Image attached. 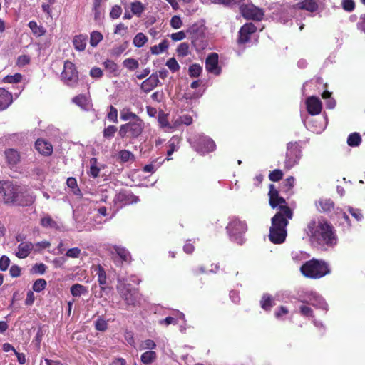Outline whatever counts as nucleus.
I'll return each mask as SVG.
<instances>
[{"mask_svg":"<svg viewBox=\"0 0 365 365\" xmlns=\"http://www.w3.org/2000/svg\"><path fill=\"white\" fill-rule=\"evenodd\" d=\"M269 205L272 208L279 207V211L277 212L282 213V210L284 207L290 208L285 199L282 197H281L279 195L277 197H274V204H272L271 201H269Z\"/></svg>","mask_w":365,"mask_h":365,"instance_id":"obj_32","label":"nucleus"},{"mask_svg":"<svg viewBox=\"0 0 365 365\" xmlns=\"http://www.w3.org/2000/svg\"><path fill=\"white\" fill-rule=\"evenodd\" d=\"M61 77L63 83L68 86H76L78 82V72L75 64L68 60L65 61Z\"/></svg>","mask_w":365,"mask_h":365,"instance_id":"obj_6","label":"nucleus"},{"mask_svg":"<svg viewBox=\"0 0 365 365\" xmlns=\"http://www.w3.org/2000/svg\"><path fill=\"white\" fill-rule=\"evenodd\" d=\"M334 206V203L330 199H320L318 202V208L322 212H330Z\"/></svg>","mask_w":365,"mask_h":365,"instance_id":"obj_34","label":"nucleus"},{"mask_svg":"<svg viewBox=\"0 0 365 365\" xmlns=\"http://www.w3.org/2000/svg\"><path fill=\"white\" fill-rule=\"evenodd\" d=\"M140 200L131 191L120 190L115 197L114 202L120 203L121 206L137 203Z\"/></svg>","mask_w":365,"mask_h":365,"instance_id":"obj_15","label":"nucleus"},{"mask_svg":"<svg viewBox=\"0 0 365 365\" xmlns=\"http://www.w3.org/2000/svg\"><path fill=\"white\" fill-rule=\"evenodd\" d=\"M12 101V94L4 88H0V110L8 108Z\"/></svg>","mask_w":365,"mask_h":365,"instance_id":"obj_24","label":"nucleus"},{"mask_svg":"<svg viewBox=\"0 0 365 365\" xmlns=\"http://www.w3.org/2000/svg\"><path fill=\"white\" fill-rule=\"evenodd\" d=\"M166 66L172 72H176L180 70V67L175 58H169L166 62Z\"/></svg>","mask_w":365,"mask_h":365,"instance_id":"obj_53","label":"nucleus"},{"mask_svg":"<svg viewBox=\"0 0 365 365\" xmlns=\"http://www.w3.org/2000/svg\"><path fill=\"white\" fill-rule=\"evenodd\" d=\"M120 119L123 121L135 120L140 118V116L133 113L130 108L125 107L120 110Z\"/></svg>","mask_w":365,"mask_h":365,"instance_id":"obj_29","label":"nucleus"},{"mask_svg":"<svg viewBox=\"0 0 365 365\" xmlns=\"http://www.w3.org/2000/svg\"><path fill=\"white\" fill-rule=\"evenodd\" d=\"M19 188L9 181H0V197L6 204H14Z\"/></svg>","mask_w":365,"mask_h":365,"instance_id":"obj_7","label":"nucleus"},{"mask_svg":"<svg viewBox=\"0 0 365 365\" xmlns=\"http://www.w3.org/2000/svg\"><path fill=\"white\" fill-rule=\"evenodd\" d=\"M106 118L110 122L117 123L118 122L117 108H115L113 106L110 105L108 107V112L106 115Z\"/></svg>","mask_w":365,"mask_h":365,"instance_id":"obj_45","label":"nucleus"},{"mask_svg":"<svg viewBox=\"0 0 365 365\" xmlns=\"http://www.w3.org/2000/svg\"><path fill=\"white\" fill-rule=\"evenodd\" d=\"M299 311L301 314L306 317H313V310L309 307L302 305L299 307Z\"/></svg>","mask_w":365,"mask_h":365,"instance_id":"obj_64","label":"nucleus"},{"mask_svg":"<svg viewBox=\"0 0 365 365\" xmlns=\"http://www.w3.org/2000/svg\"><path fill=\"white\" fill-rule=\"evenodd\" d=\"M192 146L197 153L202 155L212 152L216 148V145L212 139L202 135L195 137Z\"/></svg>","mask_w":365,"mask_h":365,"instance_id":"obj_9","label":"nucleus"},{"mask_svg":"<svg viewBox=\"0 0 365 365\" xmlns=\"http://www.w3.org/2000/svg\"><path fill=\"white\" fill-rule=\"evenodd\" d=\"M304 231L309 242L317 245L334 247L337 244L338 238L334 226L326 219L317 221L312 220L307 223Z\"/></svg>","mask_w":365,"mask_h":365,"instance_id":"obj_1","label":"nucleus"},{"mask_svg":"<svg viewBox=\"0 0 365 365\" xmlns=\"http://www.w3.org/2000/svg\"><path fill=\"white\" fill-rule=\"evenodd\" d=\"M160 83L157 73H153L141 84V88L144 92L148 93L155 88Z\"/></svg>","mask_w":365,"mask_h":365,"instance_id":"obj_22","label":"nucleus"},{"mask_svg":"<svg viewBox=\"0 0 365 365\" xmlns=\"http://www.w3.org/2000/svg\"><path fill=\"white\" fill-rule=\"evenodd\" d=\"M113 249L115 250L111 252V259L117 267H122L123 263H130L131 262V255L124 247L113 245Z\"/></svg>","mask_w":365,"mask_h":365,"instance_id":"obj_11","label":"nucleus"},{"mask_svg":"<svg viewBox=\"0 0 365 365\" xmlns=\"http://www.w3.org/2000/svg\"><path fill=\"white\" fill-rule=\"evenodd\" d=\"M157 359V354L153 351H147L142 354L140 356L141 362L145 365H150Z\"/></svg>","mask_w":365,"mask_h":365,"instance_id":"obj_33","label":"nucleus"},{"mask_svg":"<svg viewBox=\"0 0 365 365\" xmlns=\"http://www.w3.org/2000/svg\"><path fill=\"white\" fill-rule=\"evenodd\" d=\"M226 230L231 240L239 245L243 244L244 235L247 231V225L245 221L234 217L229 222Z\"/></svg>","mask_w":365,"mask_h":365,"instance_id":"obj_4","label":"nucleus"},{"mask_svg":"<svg viewBox=\"0 0 365 365\" xmlns=\"http://www.w3.org/2000/svg\"><path fill=\"white\" fill-rule=\"evenodd\" d=\"M117 289L128 305H137L139 302V293L136 289L132 288L130 284L122 283L118 285Z\"/></svg>","mask_w":365,"mask_h":365,"instance_id":"obj_8","label":"nucleus"},{"mask_svg":"<svg viewBox=\"0 0 365 365\" xmlns=\"http://www.w3.org/2000/svg\"><path fill=\"white\" fill-rule=\"evenodd\" d=\"M283 175L284 173L281 170L275 169L269 173V179L272 182H279L282 179Z\"/></svg>","mask_w":365,"mask_h":365,"instance_id":"obj_51","label":"nucleus"},{"mask_svg":"<svg viewBox=\"0 0 365 365\" xmlns=\"http://www.w3.org/2000/svg\"><path fill=\"white\" fill-rule=\"evenodd\" d=\"M122 14V9L118 5H115L112 7L111 11L110 12V16L112 19H118L120 16Z\"/></svg>","mask_w":365,"mask_h":365,"instance_id":"obj_61","label":"nucleus"},{"mask_svg":"<svg viewBox=\"0 0 365 365\" xmlns=\"http://www.w3.org/2000/svg\"><path fill=\"white\" fill-rule=\"evenodd\" d=\"M91 167L90 170L88 172V175L93 178H96L99 176L100 168L98 167V160L96 158H92L90 160Z\"/></svg>","mask_w":365,"mask_h":365,"instance_id":"obj_38","label":"nucleus"},{"mask_svg":"<svg viewBox=\"0 0 365 365\" xmlns=\"http://www.w3.org/2000/svg\"><path fill=\"white\" fill-rule=\"evenodd\" d=\"M41 225L46 228L57 229L58 227L57 222L49 216H45L41 219Z\"/></svg>","mask_w":365,"mask_h":365,"instance_id":"obj_39","label":"nucleus"},{"mask_svg":"<svg viewBox=\"0 0 365 365\" xmlns=\"http://www.w3.org/2000/svg\"><path fill=\"white\" fill-rule=\"evenodd\" d=\"M102 39L103 35L100 32L94 31L91 34L90 44L91 46L95 47Z\"/></svg>","mask_w":365,"mask_h":365,"instance_id":"obj_50","label":"nucleus"},{"mask_svg":"<svg viewBox=\"0 0 365 365\" xmlns=\"http://www.w3.org/2000/svg\"><path fill=\"white\" fill-rule=\"evenodd\" d=\"M257 31V27L253 23H246L241 26L238 32L237 42L239 45L248 43L251 36Z\"/></svg>","mask_w":365,"mask_h":365,"instance_id":"obj_14","label":"nucleus"},{"mask_svg":"<svg viewBox=\"0 0 365 365\" xmlns=\"http://www.w3.org/2000/svg\"><path fill=\"white\" fill-rule=\"evenodd\" d=\"M144 125V121L141 118L130 120L120 126L118 135L121 138H137L142 134L145 127Z\"/></svg>","mask_w":365,"mask_h":365,"instance_id":"obj_5","label":"nucleus"},{"mask_svg":"<svg viewBox=\"0 0 365 365\" xmlns=\"http://www.w3.org/2000/svg\"><path fill=\"white\" fill-rule=\"evenodd\" d=\"M301 149L297 143H289L287 147L284 165L287 169L293 168L301 158Z\"/></svg>","mask_w":365,"mask_h":365,"instance_id":"obj_10","label":"nucleus"},{"mask_svg":"<svg viewBox=\"0 0 365 365\" xmlns=\"http://www.w3.org/2000/svg\"><path fill=\"white\" fill-rule=\"evenodd\" d=\"M4 156L7 165L12 168L16 165L21 160L20 152L14 148H7L4 150Z\"/></svg>","mask_w":365,"mask_h":365,"instance_id":"obj_19","label":"nucleus"},{"mask_svg":"<svg viewBox=\"0 0 365 365\" xmlns=\"http://www.w3.org/2000/svg\"><path fill=\"white\" fill-rule=\"evenodd\" d=\"M95 328L98 331H104L108 328V323L105 319L98 318L95 322Z\"/></svg>","mask_w":365,"mask_h":365,"instance_id":"obj_56","label":"nucleus"},{"mask_svg":"<svg viewBox=\"0 0 365 365\" xmlns=\"http://www.w3.org/2000/svg\"><path fill=\"white\" fill-rule=\"evenodd\" d=\"M176 51L178 56H187L189 54V44L187 43H180L178 46Z\"/></svg>","mask_w":365,"mask_h":365,"instance_id":"obj_52","label":"nucleus"},{"mask_svg":"<svg viewBox=\"0 0 365 365\" xmlns=\"http://www.w3.org/2000/svg\"><path fill=\"white\" fill-rule=\"evenodd\" d=\"M35 200L36 195L26 191L23 192L22 189L20 187L14 204L19 206L26 207L32 205Z\"/></svg>","mask_w":365,"mask_h":365,"instance_id":"obj_18","label":"nucleus"},{"mask_svg":"<svg viewBox=\"0 0 365 365\" xmlns=\"http://www.w3.org/2000/svg\"><path fill=\"white\" fill-rule=\"evenodd\" d=\"M130 9L133 14L140 16L145 10V6L140 1H136L131 3Z\"/></svg>","mask_w":365,"mask_h":365,"instance_id":"obj_40","label":"nucleus"},{"mask_svg":"<svg viewBox=\"0 0 365 365\" xmlns=\"http://www.w3.org/2000/svg\"><path fill=\"white\" fill-rule=\"evenodd\" d=\"M307 110L309 114L316 115L321 113L322 104L319 98L316 96H310L306 100Z\"/></svg>","mask_w":365,"mask_h":365,"instance_id":"obj_17","label":"nucleus"},{"mask_svg":"<svg viewBox=\"0 0 365 365\" xmlns=\"http://www.w3.org/2000/svg\"><path fill=\"white\" fill-rule=\"evenodd\" d=\"M191 43L197 51H201L208 46V40L202 31L192 29Z\"/></svg>","mask_w":365,"mask_h":365,"instance_id":"obj_13","label":"nucleus"},{"mask_svg":"<svg viewBox=\"0 0 365 365\" xmlns=\"http://www.w3.org/2000/svg\"><path fill=\"white\" fill-rule=\"evenodd\" d=\"M28 26L31 30L33 34L37 37L45 35L46 32V30L43 26L38 25V24L34 21H29Z\"/></svg>","mask_w":365,"mask_h":365,"instance_id":"obj_31","label":"nucleus"},{"mask_svg":"<svg viewBox=\"0 0 365 365\" xmlns=\"http://www.w3.org/2000/svg\"><path fill=\"white\" fill-rule=\"evenodd\" d=\"M182 25L181 19L178 16H174L171 18L170 26L175 29H180Z\"/></svg>","mask_w":365,"mask_h":365,"instance_id":"obj_63","label":"nucleus"},{"mask_svg":"<svg viewBox=\"0 0 365 365\" xmlns=\"http://www.w3.org/2000/svg\"><path fill=\"white\" fill-rule=\"evenodd\" d=\"M117 158L120 163H133L135 160L134 154L125 149L118 151Z\"/></svg>","mask_w":365,"mask_h":365,"instance_id":"obj_26","label":"nucleus"},{"mask_svg":"<svg viewBox=\"0 0 365 365\" xmlns=\"http://www.w3.org/2000/svg\"><path fill=\"white\" fill-rule=\"evenodd\" d=\"M269 201H271L272 204H274V197H277L279 193L273 184L269 185Z\"/></svg>","mask_w":365,"mask_h":365,"instance_id":"obj_60","label":"nucleus"},{"mask_svg":"<svg viewBox=\"0 0 365 365\" xmlns=\"http://www.w3.org/2000/svg\"><path fill=\"white\" fill-rule=\"evenodd\" d=\"M33 248L34 245L31 242H22L18 246L16 255L19 259H24L29 256Z\"/></svg>","mask_w":365,"mask_h":365,"instance_id":"obj_23","label":"nucleus"},{"mask_svg":"<svg viewBox=\"0 0 365 365\" xmlns=\"http://www.w3.org/2000/svg\"><path fill=\"white\" fill-rule=\"evenodd\" d=\"M46 281L44 279L40 278L34 282L32 289L36 292H40L46 288Z\"/></svg>","mask_w":365,"mask_h":365,"instance_id":"obj_48","label":"nucleus"},{"mask_svg":"<svg viewBox=\"0 0 365 365\" xmlns=\"http://www.w3.org/2000/svg\"><path fill=\"white\" fill-rule=\"evenodd\" d=\"M341 6L344 11L351 12L355 9V2L354 0H342Z\"/></svg>","mask_w":365,"mask_h":365,"instance_id":"obj_55","label":"nucleus"},{"mask_svg":"<svg viewBox=\"0 0 365 365\" xmlns=\"http://www.w3.org/2000/svg\"><path fill=\"white\" fill-rule=\"evenodd\" d=\"M22 80V75L19 73H16L14 75H8L3 79L4 83H19Z\"/></svg>","mask_w":365,"mask_h":365,"instance_id":"obj_49","label":"nucleus"},{"mask_svg":"<svg viewBox=\"0 0 365 365\" xmlns=\"http://www.w3.org/2000/svg\"><path fill=\"white\" fill-rule=\"evenodd\" d=\"M35 148L39 153L45 156H49L53 153V146L51 143L41 138L36 141Z\"/></svg>","mask_w":365,"mask_h":365,"instance_id":"obj_20","label":"nucleus"},{"mask_svg":"<svg viewBox=\"0 0 365 365\" xmlns=\"http://www.w3.org/2000/svg\"><path fill=\"white\" fill-rule=\"evenodd\" d=\"M72 102L83 110L87 109L88 100L84 94H78L76 96L73 98Z\"/></svg>","mask_w":365,"mask_h":365,"instance_id":"obj_36","label":"nucleus"},{"mask_svg":"<svg viewBox=\"0 0 365 365\" xmlns=\"http://www.w3.org/2000/svg\"><path fill=\"white\" fill-rule=\"evenodd\" d=\"M361 143V135L358 133L350 134L347 139V144L351 147L359 146Z\"/></svg>","mask_w":365,"mask_h":365,"instance_id":"obj_41","label":"nucleus"},{"mask_svg":"<svg viewBox=\"0 0 365 365\" xmlns=\"http://www.w3.org/2000/svg\"><path fill=\"white\" fill-rule=\"evenodd\" d=\"M240 9L245 19L255 21H261L263 19V11L252 4H242Z\"/></svg>","mask_w":365,"mask_h":365,"instance_id":"obj_12","label":"nucleus"},{"mask_svg":"<svg viewBox=\"0 0 365 365\" xmlns=\"http://www.w3.org/2000/svg\"><path fill=\"white\" fill-rule=\"evenodd\" d=\"M205 69L215 76L221 73L222 69L219 66V56L217 53H211L207 56L205 60Z\"/></svg>","mask_w":365,"mask_h":365,"instance_id":"obj_16","label":"nucleus"},{"mask_svg":"<svg viewBox=\"0 0 365 365\" xmlns=\"http://www.w3.org/2000/svg\"><path fill=\"white\" fill-rule=\"evenodd\" d=\"M202 68L197 63H194L189 67V76L192 78L199 77L202 73Z\"/></svg>","mask_w":365,"mask_h":365,"instance_id":"obj_47","label":"nucleus"},{"mask_svg":"<svg viewBox=\"0 0 365 365\" xmlns=\"http://www.w3.org/2000/svg\"><path fill=\"white\" fill-rule=\"evenodd\" d=\"M70 291L72 296L75 297H81L82 294H85L88 292L87 288L81 284H75L72 285Z\"/></svg>","mask_w":365,"mask_h":365,"instance_id":"obj_37","label":"nucleus"},{"mask_svg":"<svg viewBox=\"0 0 365 365\" xmlns=\"http://www.w3.org/2000/svg\"><path fill=\"white\" fill-rule=\"evenodd\" d=\"M94 272H96V275L98 277V282L99 285L101 286V288L102 290L105 289L104 286L107 283V276L106 272L104 268L101 265L98 264L94 268Z\"/></svg>","mask_w":365,"mask_h":365,"instance_id":"obj_25","label":"nucleus"},{"mask_svg":"<svg viewBox=\"0 0 365 365\" xmlns=\"http://www.w3.org/2000/svg\"><path fill=\"white\" fill-rule=\"evenodd\" d=\"M87 36L79 34L74 36L73 44L76 50L83 51L85 50L87 43Z\"/></svg>","mask_w":365,"mask_h":365,"instance_id":"obj_28","label":"nucleus"},{"mask_svg":"<svg viewBox=\"0 0 365 365\" xmlns=\"http://www.w3.org/2000/svg\"><path fill=\"white\" fill-rule=\"evenodd\" d=\"M168 48V42L167 40L162 41L158 46H153L150 48V51L153 54L158 55L163 53Z\"/></svg>","mask_w":365,"mask_h":365,"instance_id":"obj_43","label":"nucleus"},{"mask_svg":"<svg viewBox=\"0 0 365 365\" xmlns=\"http://www.w3.org/2000/svg\"><path fill=\"white\" fill-rule=\"evenodd\" d=\"M148 41V37L143 33H138L133 38V43L135 46L140 48Z\"/></svg>","mask_w":365,"mask_h":365,"instance_id":"obj_42","label":"nucleus"},{"mask_svg":"<svg viewBox=\"0 0 365 365\" xmlns=\"http://www.w3.org/2000/svg\"><path fill=\"white\" fill-rule=\"evenodd\" d=\"M103 65L113 76L116 77L119 75V66L113 61L106 60Z\"/></svg>","mask_w":365,"mask_h":365,"instance_id":"obj_35","label":"nucleus"},{"mask_svg":"<svg viewBox=\"0 0 365 365\" xmlns=\"http://www.w3.org/2000/svg\"><path fill=\"white\" fill-rule=\"evenodd\" d=\"M123 65L129 71H134L139 67L138 61L132 58L125 59L123 62Z\"/></svg>","mask_w":365,"mask_h":365,"instance_id":"obj_44","label":"nucleus"},{"mask_svg":"<svg viewBox=\"0 0 365 365\" xmlns=\"http://www.w3.org/2000/svg\"><path fill=\"white\" fill-rule=\"evenodd\" d=\"M293 211L291 208L284 207L282 213L277 212L272 218L269 228V239L274 244L283 243L287 237V226L289 220L293 218Z\"/></svg>","mask_w":365,"mask_h":365,"instance_id":"obj_2","label":"nucleus"},{"mask_svg":"<svg viewBox=\"0 0 365 365\" xmlns=\"http://www.w3.org/2000/svg\"><path fill=\"white\" fill-rule=\"evenodd\" d=\"M300 270L305 277L312 279H319L329 273L328 266L324 262L314 259L303 264Z\"/></svg>","mask_w":365,"mask_h":365,"instance_id":"obj_3","label":"nucleus"},{"mask_svg":"<svg viewBox=\"0 0 365 365\" xmlns=\"http://www.w3.org/2000/svg\"><path fill=\"white\" fill-rule=\"evenodd\" d=\"M118 128L115 125H110L106 127L103 130V135L104 138L110 139L115 136Z\"/></svg>","mask_w":365,"mask_h":365,"instance_id":"obj_46","label":"nucleus"},{"mask_svg":"<svg viewBox=\"0 0 365 365\" xmlns=\"http://www.w3.org/2000/svg\"><path fill=\"white\" fill-rule=\"evenodd\" d=\"M11 263L10 259L6 255H2L0 257V270L6 271Z\"/></svg>","mask_w":365,"mask_h":365,"instance_id":"obj_58","label":"nucleus"},{"mask_svg":"<svg viewBox=\"0 0 365 365\" xmlns=\"http://www.w3.org/2000/svg\"><path fill=\"white\" fill-rule=\"evenodd\" d=\"M180 138L177 136H173L168 143V150L167 155L168 157L170 156L175 151H176L179 148Z\"/></svg>","mask_w":365,"mask_h":365,"instance_id":"obj_30","label":"nucleus"},{"mask_svg":"<svg viewBox=\"0 0 365 365\" xmlns=\"http://www.w3.org/2000/svg\"><path fill=\"white\" fill-rule=\"evenodd\" d=\"M30 63V57L27 55L19 56L16 61V65L19 66H24Z\"/></svg>","mask_w":365,"mask_h":365,"instance_id":"obj_62","label":"nucleus"},{"mask_svg":"<svg viewBox=\"0 0 365 365\" xmlns=\"http://www.w3.org/2000/svg\"><path fill=\"white\" fill-rule=\"evenodd\" d=\"M294 178L292 176L287 178L282 183V190L288 192L294 187Z\"/></svg>","mask_w":365,"mask_h":365,"instance_id":"obj_54","label":"nucleus"},{"mask_svg":"<svg viewBox=\"0 0 365 365\" xmlns=\"http://www.w3.org/2000/svg\"><path fill=\"white\" fill-rule=\"evenodd\" d=\"M141 349H148L149 351H153L156 348V344L153 340L146 339L143 341L140 345Z\"/></svg>","mask_w":365,"mask_h":365,"instance_id":"obj_57","label":"nucleus"},{"mask_svg":"<svg viewBox=\"0 0 365 365\" xmlns=\"http://www.w3.org/2000/svg\"><path fill=\"white\" fill-rule=\"evenodd\" d=\"M275 305L274 299L270 294L265 293L262 296L260 306L266 312L270 311Z\"/></svg>","mask_w":365,"mask_h":365,"instance_id":"obj_27","label":"nucleus"},{"mask_svg":"<svg viewBox=\"0 0 365 365\" xmlns=\"http://www.w3.org/2000/svg\"><path fill=\"white\" fill-rule=\"evenodd\" d=\"M194 243L195 241L192 240H187L183 247L184 252L187 254H192L195 250Z\"/></svg>","mask_w":365,"mask_h":365,"instance_id":"obj_59","label":"nucleus"},{"mask_svg":"<svg viewBox=\"0 0 365 365\" xmlns=\"http://www.w3.org/2000/svg\"><path fill=\"white\" fill-rule=\"evenodd\" d=\"M295 9L306 10L309 12H314L318 9V4L315 0H304L293 6Z\"/></svg>","mask_w":365,"mask_h":365,"instance_id":"obj_21","label":"nucleus"}]
</instances>
